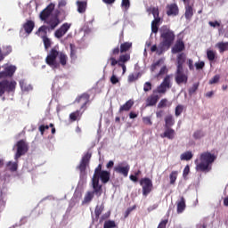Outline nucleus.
<instances>
[{
    "label": "nucleus",
    "mask_w": 228,
    "mask_h": 228,
    "mask_svg": "<svg viewBox=\"0 0 228 228\" xmlns=\"http://www.w3.org/2000/svg\"><path fill=\"white\" fill-rule=\"evenodd\" d=\"M131 47H133V43H131V42L122 43L120 45V53H127V51H129V49H131Z\"/></svg>",
    "instance_id": "nucleus-31"
},
{
    "label": "nucleus",
    "mask_w": 228,
    "mask_h": 228,
    "mask_svg": "<svg viewBox=\"0 0 228 228\" xmlns=\"http://www.w3.org/2000/svg\"><path fill=\"white\" fill-rule=\"evenodd\" d=\"M77 6L78 13H85V12H86V6H87L86 2L77 1Z\"/></svg>",
    "instance_id": "nucleus-30"
},
{
    "label": "nucleus",
    "mask_w": 228,
    "mask_h": 228,
    "mask_svg": "<svg viewBox=\"0 0 228 228\" xmlns=\"http://www.w3.org/2000/svg\"><path fill=\"white\" fill-rule=\"evenodd\" d=\"M59 61H60L61 67H65V65H67V61H69V57L67 56V54H65L63 53H59Z\"/></svg>",
    "instance_id": "nucleus-34"
},
{
    "label": "nucleus",
    "mask_w": 228,
    "mask_h": 228,
    "mask_svg": "<svg viewBox=\"0 0 228 228\" xmlns=\"http://www.w3.org/2000/svg\"><path fill=\"white\" fill-rule=\"evenodd\" d=\"M159 65H161V60L157 61L155 63H153L151 67V72H154V70H156V69H158V67H159Z\"/></svg>",
    "instance_id": "nucleus-61"
},
{
    "label": "nucleus",
    "mask_w": 228,
    "mask_h": 228,
    "mask_svg": "<svg viewBox=\"0 0 228 228\" xmlns=\"http://www.w3.org/2000/svg\"><path fill=\"white\" fill-rule=\"evenodd\" d=\"M20 86L22 92H29V90H33V87L31 86V85L26 84L24 80L20 81Z\"/></svg>",
    "instance_id": "nucleus-36"
},
{
    "label": "nucleus",
    "mask_w": 228,
    "mask_h": 228,
    "mask_svg": "<svg viewBox=\"0 0 228 228\" xmlns=\"http://www.w3.org/2000/svg\"><path fill=\"white\" fill-rule=\"evenodd\" d=\"M70 58L71 60L77 59V51L76 49H74V46H72V45H70Z\"/></svg>",
    "instance_id": "nucleus-52"
},
{
    "label": "nucleus",
    "mask_w": 228,
    "mask_h": 228,
    "mask_svg": "<svg viewBox=\"0 0 228 228\" xmlns=\"http://www.w3.org/2000/svg\"><path fill=\"white\" fill-rule=\"evenodd\" d=\"M60 54V52H58V47H53L51 49L50 53L45 58V62L49 67H52L53 69L58 68V62L56 61V59L58 58Z\"/></svg>",
    "instance_id": "nucleus-7"
},
{
    "label": "nucleus",
    "mask_w": 228,
    "mask_h": 228,
    "mask_svg": "<svg viewBox=\"0 0 228 228\" xmlns=\"http://www.w3.org/2000/svg\"><path fill=\"white\" fill-rule=\"evenodd\" d=\"M150 12H151L154 19H160L159 18V9L158 7H151L150 9Z\"/></svg>",
    "instance_id": "nucleus-49"
},
{
    "label": "nucleus",
    "mask_w": 228,
    "mask_h": 228,
    "mask_svg": "<svg viewBox=\"0 0 228 228\" xmlns=\"http://www.w3.org/2000/svg\"><path fill=\"white\" fill-rule=\"evenodd\" d=\"M184 63H186V53H181L176 57V70L175 73L176 85H186L188 83V69L184 70Z\"/></svg>",
    "instance_id": "nucleus-2"
},
{
    "label": "nucleus",
    "mask_w": 228,
    "mask_h": 228,
    "mask_svg": "<svg viewBox=\"0 0 228 228\" xmlns=\"http://www.w3.org/2000/svg\"><path fill=\"white\" fill-rule=\"evenodd\" d=\"M83 111L81 110H76L74 112H71L69 114V120L70 122H76L77 120H81V117H83Z\"/></svg>",
    "instance_id": "nucleus-25"
},
{
    "label": "nucleus",
    "mask_w": 228,
    "mask_h": 228,
    "mask_svg": "<svg viewBox=\"0 0 228 228\" xmlns=\"http://www.w3.org/2000/svg\"><path fill=\"white\" fill-rule=\"evenodd\" d=\"M184 17L186 20H191L193 17V5H190V4H185Z\"/></svg>",
    "instance_id": "nucleus-24"
},
{
    "label": "nucleus",
    "mask_w": 228,
    "mask_h": 228,
    "mask_svg": "<svg viewBox=\"0 0 228 228\" xmlns=\"http://www.w3.org/2000/svg\"><path fill=\"white\" fill-rule=\"evenodd\" d=\"M159 101V95L156 94V93H153L146 99V106H156Z\"/></svg>",
    "instance_id": "nucleus-21"
},
{
    "label": "nucleus",
    "mask_w": 228,
    "mask_h": 228,
    "mask_svg": "<svg viewBox=\"0 0 228 228\" xmlns=\"http://www.w3.org/2000/svg\"><path fill=\"white\" fill-rule=\"evenodd\" d=\"M15 88H17L15 80L4 79L0 81V97H3L4 94H14Z\"/></svg>",
    "instance_id": "nucleus-5"
},
{
    "label": "nucleus",
    "mask_w": 228,
    "mask_h": 228,
    "mask_svg": "<svg viewBox=\"0 0 228 228\" xmlns=\"http://www.w3.org/2000/svg\"><path fill=\"white\" fill-rule=\"evenodd\" d=\"M90 159H92V153L87 151L81 159L77 168L79 169L80 175H86V167L90 165Z\"/></svg>",
    "instance_id": "nucleus-9"
},
{
    "label": "nucleus",
    "mask_w": 228,
    "mask_h": 228,
    "mask_svg": "<svg viewBox=\"0 0 228 228\" xmlns=\"http://www.w3.org/2000/svg\"><path fill=\"white\" fill-rule=\"evenodd\" d=\"M65 6H67V0L59 1V4H58L59 12H61V15L62 14L64 19L67 14L65 12V10H62V8H65Z\"/></svg>",
    "instance_id": "nucleus-33"
},
{
    "label": "nucleus",
    "mask_w": 228,
    "mask_h": 228,
    "mask_svg": "<svg viewBox=\"0 0 228 228\" xmlns=\"http://www.w3.org/2000/svg\"><path fill=\"white\" fill-rule=\"evenodd\" d=\"M190 174V166L187 165L185 166L183 172V179H186V177H188V175Z\"/></svg>",
    "instance_id": "nucleus-60"
},
{
    "label": "nucleus",
    "mask_w": 228,
    "mask_h": 228,
    "mask_svg": "<svg viewBox=\"0 0 228 228\" xmlns=\"http://www.w3.org/2000/svg\"><path fill=\"white\" fill-rule=\"evenodd\" d=\"M55 4L51 3L45 8L39 14L40 20H43V22H45L47 20L51 18V14L53 12H54Z\"/></svg>",
    "instance_id": "nucleus-12"
},
{
    "label": "nucleus",
    "mask_w": 228,
    "mask_h": 228,
    "mask_svg": "<svg viewBox=\"0 0 228 228\" xmlns=\"http://www.w3.org/2000/svg\"><path fill=\"white\" fill-rule=\"evenodd\" d=\"M161 138H167V140H174L175 138V130L173 128H166L165 132L160 134Z\"/></svg>",
    "instance_id": "nucleus-23"
},
{
    "label": "nucleus",
    "mask_w": 228,
    "mask_h": 228,
    "mask_svg": "<svg viewBox=\"0 0 228 228\" xmlns=\"http://www.w3.org/2000/svg\"><path fill=\"white\" fill-rule=\"evenodd\" d=\"M177 213L181 214L184 211V209H186V200H184V198L182 196L180 198V200L177 201Z\"/></svg>",
    "instance_id": "nucleus-26"
},
{
    "label": "nucleus",
    "mask_w": 228,
    "mask_h": 228,
    "mask_svg": "<svg viewBox=\"0 0 228 228\" xmlns=\"http://www.w3.org/2000/svg\"><path fill=\"white\" fill-rule=\"evenodd\" d=\"M175 124V120L174 119V117L172 115H168L165 118V127L170 128L172 126Z\"/></svg>",
    "instance_id": "nucleus-29"
},
{
    "label": "nucleus",
    "mask_w": 228,
    "mask_h": 228,
    "mask_svg": "<svg viewBox=\"0 0 228 228\" xmlns=\"http://www.w3.org/2000/svg\"><path fill=\"white\" fill-rule=\"evenodd\" d=\"M199 83H194L192 86L189 89V95H193L197 90H199Z\"/></svg>",
    "instance_id": "nucleus-50"
},
{
    "label": "nucleus",
    "mask_w": 228,
    "mask_h": 228,
    "mask_svg": "<svg viewBox=\"0 0 228 228\" xmlns=\"http://www.w3.org/2000/svg\"><path fill=\"white\" fill-rule=\"evenodd\" d=\"M184 49V41H183V39H177L175 45L172 47V53L173 54H177L179 53H183Z\"/></svg>",
    "instance_id": "nucleus-18"
},
{
    "label": "nucleus",
    "mask_w": 228,
    "mask_h": 228,
    "mask_svg": "<svg viewBox=\"0 0 228 228\" xmlns=\"http://www.w3.org/2000/svg\"><path fill=\"white\" fill-rule=\"evenodd\" d=\"M102 211H104V205H97L95 207V209H94V215H95V218L96 220H99V217L101 216V215H102Z\"/></svg>",
    "instance_id": "nucleus-35"
},
{
    "label": "nucleus",
    "mask_w": 228,
    "mask_h": 228,
    "mask_svg": "<svg viewBox=\"0 0 228 228\" xmlns=\"http://www.w3.org/2000/svg\"><path fill=\"white\" fill-rule=\"evenodd\" d=\"M159 34L161 41L159 45V55L163 54L165 51H168L175 40V33L167 25L160 28Z\"/></svg>",
    "instance_id": "nucleus-1"
},
{
    "label": "nucleus",
    "mask_w": 228,
    "mask_h": 228,
    "mask_svg": "<svg viewBox=\"0 0 228 228\" xmlns=\"http://www.w3.org/2000/svg\"><path fill=\"white\" fill-rule=\"evenodd\" d=\"M110 173L106 170H102V164H99L94 169V174L92 178L93 190L99 193L102 191V185L99 183V179H101L103 184L110 182Z\"/></svg>",
    "instance_id": "nucleus-3"
},
{
    "label": "nucleus",
    "mask_w": 228,
    "mask_h": 228,
    "mask_svg": "<svg viewBox=\"0 0 228 228\" xmlns=\"http://www.w3.org/2000/svg\"><path fill=\"white\" fill-rule=\"evenodd\" d=\"M194 140H200V138H204V132L202 130H197L193 133Z\"/></svg>",
    "instance_id": "nucleus-47"
},
{
    "label": "nucleus",
    "mask_w": 228,
    "mask_h": 228,
    "mask_svg": "<svg viewBox=\"0 0 228 228\" xmlns=\"http://www.w3.org/2000/svg\"><path fill=\"white\" fill-rule=\"evenodd\" d=\"M216 47H217L219 53H225V51H228V42H219L216 45Z\"/></svg>",
    "instance_id": "nucleus-32"
},
{
    "label": "nucleus",
    "mask_w": 228,
    "mask_h": 228,
    "mask_svg": "<svg viewBox=\"0 0 228 228\" xmlns=\"http://www.w3.org/2000/svg\"><path fill=\"white\" fill-rule=\"evenodd\" d=\"M152 90V84L151 82H146L143 85V91L144 92H151Z\"/></svg>",
    "instance_id": "nucleus-56"
},
{
    "label": "nucleus",
    "mask_w": 228,
    "mask_h": 228,
    "mask_svg": "<svg viewBox=\"0 0 228 228\" xmlns=\"http://www.w3.org/2000/svg\"><path fill=\"white\" fill-rule=\"evenodd\" d=\"M47 30H50L48 27L45 25H42L36 32V35H37V37H40V38H44V37H47Z\"/></svg>",
    "instance_id": "nucleus-27"
},
{
    "label": "nucleus",
    "mask_w": 228,
    "mask_h": 228,
    "mask_svg": "<svg viewBox=\"0 0 228 228\" xmlns=\"http://www.w3.org/2000/svg\"><path fill=\"white\" fill-rule=\"evenodd\" d=\"M142 122L146 126H152V120L151 119V117H143L142 118Z\"/></svg>",
    "instance_id": "nucleus-59"
},
{
    "label": "nucleus",
    "mask_w": 228,
    "mask_h": 228,
    "mask_svg": "<svg viewBox=\"0 0 228 228\" xmlns=\"http://www.w3.org/2000/svg\"><path fill=\"white\" fill-rule=\"evenodd\" d=\"M220 81V75H215L212 79L209 80V85H216V83H218Z\"/></svg>",
    "instance_id": "nucleus-55"
},
{
    "label": "nucleus",
    "mask_w": 228,
    "mask_h": 228,
    "mask_svg": "<svg viewBox=\"0 0 228 228\" xmlns=\"http://www.w3.org/2000/svg\"><path fill=\"white\" fill-rule=\"evenodd\" d=\"M168 72V69H167V66H163L159 72L156 75V77L158 79H159V77H163V76H165V74H167Z\"/></svg>",
    "instance_id": "nucleus-48"
},
{
    "label": "nucleus",
    "mask_w": 228,
    "mask_h": 228,
    "mask_svg": "<svg viewBox=\"0 0 228 228\" xmlns=\"http://www.w3.org/2000/svg\"><path fill=\"white\" fill-rule=\"evenodd\" d=\"M122 8H125L126 10H129L131 6V2L129 0H122L121 2Z\"/></svg>",
    "instance_id": "nucleus-53"
},
{
    "label": "nucleus",
    "mask_w": 228,
    "mask_h": 228,
    "mask_svg": "<svg viewBox=\"0 0 228 228\" xmlns=\"http://www.w3.org/2000/svg\"><path fill=\"white\" fill-rule=\"evenodd\" d=\"M93 190L94 191H88L86 193L84 200L82 201V204H89V202H92L94 195H96V197H101L102 195V191L101 192H97L95 191V189H93Z\"/></svg>",
    "instance_id": "nucleus-16"
},
{
    "label": "nucleus",
    "mask_w": 228,
    "mask_h": 228,
    "mask_svg": "<svg viewBox=\"0 0 228 228\" xmlns=\"http://www.w3.org/2000/svg\"><path fill=\"white\" fill-rule=\"evenodd\" d=\"M129 60H131V54L129 53H125V54H121L118 58V63H127V61H129Z\"/></svg>",
    "instance_id": "nucleus-37"
},
{
    "label": "nucleus",
    "mask_w": 228,
    "mask_h": 228,
    "mask_svg": "<svg viewBox=\"0 0 228 228\" xmlns=\"http://www.w3.org/2000/svg\"><path fill=\"white\" fill-rule=\"evenodd\" d=\"M23 29L27 35H31L33 33V29H35V21L31 20H28L24 24H23Z\"/></svg>",
    "instance_id": "nucleus-20"
},
{
    "label": "nucleus",
    "mask_w": 228,
    "mask_h": 228,
    "mask_svg": "<svg viewBox=\"0 0 228 228\" xmlns=\"http://www.w3.org/2000/svg\"><path fill=\"white\" fill-rule=\"evenodd\" d=\"M179 175V172L177 171H172L169 175L170 179V184H175V181H177V175Z\"/></svg>",
    "instance_id": "nucleus-40"
},
{
    "label": "nucleus",
    "mask_w": 228,
    "mask_h": 228,
    "mask_svg": "<svg viewBox=\"0 0 228 228\" xmlns=\"http://www.w3.org/2000/svg\"><path fill=\"white\" fill-rule=\"evenodd\" d=\"M42 40H43L45 49L47 51V49H49L51 47L53 42H51V39L49 37H47V36L44 37V38H42Z\"/></svg>",
    "instance_id": "nucleus-44"
},
{
    "label": "nucleus",
    "mask_w": 228,
    "mask_h": 228,
    "mask_svg": "<svg viewBox=\"0 0 228 228\" xmlns=\"http://www.w3.org/2000/svg\"><path fill=\"white\" fill-rule=\"evenodd\" d=\"M60 15H61V11L56 10L54 16H51L49 20L45 21V24H47V28L50 31H54L60 24H61V20H60Z\"/></svg>",
    "instance_id": "nucleus-6"
},
{
    "label": "nucleus",
    "mask_w": 228,
    "mask_h": 228,
    "mask_svg": "<svg viewBox=\"0 0 228 228\" xmlns=\"http://www.w3.org/2000/svg\"><path fill=\"white\" fill-rule=\"evenodd\" d=\"M183 110H184V107L183 105H177L175 110V117H179L181 113H183Z\"/></svg>",
    "instance_id": "nucleus-51"
},
{
    "label": "nucleus",
    "mask_w": 228,
    "mask_h": 228,
    "mask_svg": "<svg viewBox=\"0 0 228 228\" xmlns=\"http://www.w3.org/2000/svg\"><path fill=\"white\" fill-rule=\"evenodd\" d=\"M17 71V67L14 65H7L3 71H0V79H6L8 77H13V74Z\"/></svg>",
    "instance_id": "nucleus-13"
},
{
    "label": "nucleus",
    "mask_w": 228,
    "mask_h": 228,
    "mask_svg": "<svg viewBox=\"0 0 228 228\" xmlns=\"http://www.w3.org/2000/svg\"><path fill=\"white\" fill-rule=\"evenodd\" d=\"M49 127H54V124L50 123L49 125H41L38 127L39 133H41V134L44 135V134L45 133V131H47V129H49Z\"/></svg>",
    "instance_id": "nucleus-39"
},
{
    "label": "nucleus",
    "mask_w": 228,
    "mask_h": 228,
    "mask_svg": "<svg viewBox=\"0 0 228 228\" xmlns=\"http://www.w3.org/2000/svg\"><path fill=\"white\" fill-rule=\"evenodd\" d=\"M170 88H172L170 75H167L162 83L153 91V94H167V90H170Z\"/></svg>",
    "instance_id": "nucleus-10"
},
{
    "label": "nucleus",
    "mask_w": 228,
    "mask_h": 228,
    "mask_svg": "<svg viewBox=\"0 0 228 228\" xmlns=\"http://www.w3.org/2000/svg\"><path fill=\"white\" fill-rule=\"evenodd\" d=\"M140 77V73H132L128 76V83H134Z\"/></svg>",
    "instance_id": "nucleus-45"
},
{
    "label": "nucleus",
    "mask_w": 228,
    "mask_h": 228,
    "mask_svg": "<svg viewBox=\"0 0 228 228\" xmlns=\"http://www.w3.org/2000/svg\"><path fill=\"white\" fill-rule=\"evenodd\" d=\"M200 161L196 164V171L208 174V172H211V165L216 161V155L209 151H204L200 155Z\"/></svg>",
    "instance_id": "nucleus-4"
},
{
    "label": "nucleus",
    "mask_w": 228,
    "mask_h": 228,
    "mask_svg": "<svg viewBox=\"0 0 228 228\" xmlns=\"http://www.w3.org/2000/svg\"><path fill=\"white\" fill-rule=\"evenodd\" d=\"M167 104H168V100L164 98L159 102L158 108H167Z\"/></svg>",
    "instance_id": "nucleus-54"
},
{
    "label": "nucleus",
    "mask_w": 228,
    "mask_h": 228,
    "mask_svg": "<svg viewBox=\"0 0 228 228\" xmlns=\"http://www.w3.org/2000/svg\"><path fill=\"white\" fill-rule=\"evenodd\" d=\"M75 102L82 104L80 110H83V112L86 111V104L90 102V94L87 93L82 94L80 96L76 98Z\"/></svg>",
    "instance_id": "nucleus-14"
},
{
    "label": "nucleus",
    "mask_w": 228,
    "mask_h": 228,
    "mask_svg": "<svg viewBox=\"0 0 228 228\" xmlns=\"http://www.w3.org/2000/svg\"><path fill=\"white\" fill-rule=\"evenodd\" d=\"M133 106H134V101L128 100L127 102H126V103L120 106L118 113H124V111H130Z\"/></svg>",
    "instance_id": "nucleus-22"
},
{
    "label": "nucleus",
    "mask_w": 228,
    "mask_h": 228,
    "mask_svg": "<svg viewBox=\"0 0 228 228\" xmlns=\"http://www.w3.org/2000/svg\"><path fill=\"white\" fill-rule=\"evenodd\" d=\"M118 77H117V75H115V73L112 74V76L110 77V83L112 85H117V83H118Z\"/></svg>",
    "instance_id": "nucleus-62"
},
{
    "label": "nucleus",
    "mask_w": 228,
    "mask_h": 228,
    "mask_svg": "<svg viewBox=\"0 0 228 228\" xmlns=\"http://www.w3.org/2000/svg\"><path fill=\"white\" fill-rule=\"evenodd\" d=\"M207 57L208 61H214V60L216 58V53L213 50H208Z\"/></svg>",
    "instance_id": "nucleus-41"
},
{
    "label": "nucleus",
    "mask_w": 228,
    "mask_h": 228,
    "mask_svg": "<svg viewBox=\"0 0 228 228\" xmlns=\"http://www.w3.org/2000/svg\"><path fill=\"white\" fill-rule=\"evenodd\" d=\"M7 167L11 172H17L19 165L17 164V162L9 161L7 163Z\"/></svg>",
    "instance_id": "nucleus-43"
},
{
    "label": "nucleus",
    "mask_w": 228,
    "mask_h": 228,
    "mask_svg": "<svg viewBox=\"0 0 228 228\" xmlns=\"http://www.w3.org/2000/svg\"><path fill=\"white\" fill-rule=\"evenodd\" d=\"M134 209H136V205H134L133 207L128 208L125 212V218H127L129 215H131V212L134 211Z\"/></svg>",
    "instance_id": "nucleus-58"
},
{
    "label": "nucleus",
    "mask_w": 228,
    "mask_h": 228,
    "mask_svg": "<svg viewBox=\"0 0 228 228\" xmlns=\"http://www.w3.org/2000/svg\"><path fill=\"white\" fill-rule=\"evenodd\" d=\"M168 224V220H162L157 228H167V224Z\"/></svg>",
    "instance_id": "nucleus-64"
},
{
    "label": "nucleus",
    "mask_w": 228,
    "mask_h": 228,
    "mask_svg": "<svg viewBox=\"0 0 228 228\" xmlns=\"http://www.w3.org/2000/svg\"><path fill=\"white\" fill-rule=\"evenodd\" d=\"M140 184L142 188V195L143 197H147L151 191L154 189V185L152 184V180L151 178H142L140 180Z\"/></svg>",
    "instance_id": "nucleus-11"
},
{
    "label": "nucleus",
    "mask_w": 228,
    "mask_h": 228,
    "mask_svg": "<svg viewBox=\"0 0 228 228\" xmlns=\"http://www.w3.org/2000/svg\"><path fill=\"white\" fill-rule=\"evenodd\" d=\"M193 158V153L191 151H186L181 155L182 161H190Z\"/></svg>",
    "instance_id": "nucleus-38"
},
{
    "label": "nucleus",
    "mask_w": 228,
    "mask_h": 228,
    "mask_svg": "<svg viewBox=\"0 0 228 228\" xmlns=\"http://www.w3.org/2000/svg\"><path fill=\"white\" fill-rule=\"evenodd\" d=\"M196 70H202L204 67H206V63L204 61H200L195 63Z\"/></svg>",
    "instance_id": "nucleus-57"
},
{
    "label": "nucleus",
    "mask_w": 228,
    "mask_h": 228,
    "mask_svg": "<svg viewBox=\"0 0 228 228\" xmlns=\"http://www.w3.org/2000/svg\"><path fill=\"white\" fill-rule=\"evenodd\" d=\"M16 153L14 155V159L17 161L19 158H21V156H24L28 151H29V147L28 146V142H26V140L21 139L17 142L16 143Z\"/></svg>",
    "instance_id": "nucleus-8"
},
{
    "label": "nucleus",
    "mask_w": 228,
    "mask_h": 228,
    "mask_svg": "<svg viewBox=\"0 0 228 228\" xmlns=\"http://www.w3.org/2000/svg\"><path fill=\"white\" fill-rule=\"evenodd\" d=\"M12 51V45H3L2 53H4V56L6 58L8 54H10Z\"/></svg>",
    "instance_id": "nucleus-42"
},
{
    "label": "nucleus",
    "mask_w": 228,
    "mask_h": 228,
    "mask_svg": "<svg viewBox=\"0 0 228 228\" xmlns=\"http://www.w3.org/2000/svg\"><path fill=\"white\" fill-rule=\"evenodd\" d=\"M167 15L168 17L174 15H178L179 14V7L177 6V4H171L167 6Z\"/></svg>",
    "instance_id": "nucleus-19"
},
{
    "label": "nucleus",
    "mask_w": 228,
    "mask_h": 228,
    "mask_svg": "<svg viewBox=\"0 0 228 228\" xmlns=\"http://www.w3.org/2000/svg\"><path fill=\"white\" fill-rule=\"evenodd\" d=\"M72 24L70 23H63L55 32L54 37L55 38H62V37H65L67 35V31L70 29V27Z\"/></svg>",
    "instance_id": "nucleus-15"
},
{
    "label": "nucleus",
    "mask_w": 228,
    "mask_h": 228,
    "mask_svg": "<svg viewBox=\"0 0 228 228\" xmlns=\"http://www.w3.org/2000/svg\"><path fill=\"white\" fill-rule=\"evenodd\" d=\"M159 22H161V18H155L151 21V31L152 33H158L159 31Z\"/></svg>",
    "instance_id": "nucleus-28"
},
{
    "label": "nucleus",
    "mask_w": 228,
    "mask_h": 228,
    "mask_svg": "<svg viewBox=\"0 0 228 228\" xmlns=\"http://www.w3.org/2000/svg\"><path fill=\"white\" fill-rule=\"evenodd\" d=\"M129 170H130L129 165H126L124 167L119 164L114 167V172H116L117 174H120L124 177H127V175H129Z\"/></svg>",
    "instance_id": "nucleus-17"
},
{
    "label": "nucleus",
    "mask_w": 228,
    "mask_h": 228,
    "mask_svg": "<svg viewBox=\"0 0 228 228\" xmlns=\"http://www.w3.org/2000/svg\"><path fill=\"white\" fill-rule=\"evenodd\" d=\"M187 65L189 67V70H195V67L193 66V60L188 59Z\"/></svg>",
    "instance_id": "nucleus-63"
},
{
    "label": "nucleus",
    "mask_w": 228,
    "mask_h": 228,
    "mask_svg": "<svg viewBox=\"0 0 228 228\" xmlns=\"http://www.w3.org/2000/svg\"><path fill=\"white\" fill-rule=\"evenodd\" d=\"M116 227H117V224L113 220L105 221L103 224V228H116Z\"/></svg>",
    "instance_id": "nucleus-46"
}]
</instances>
